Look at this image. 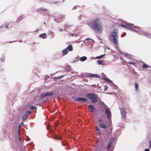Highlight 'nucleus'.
Masks as SVG:
<instances>
[{"label":"nucleus","mask_w":151,"mask_h":151,"mask_svg":"<svg viewBox=\"0 0 151 151\" xmlns=\"http://www.w3.org/2000/svg\"><path fill=\"white\" fill-rule=\"evenodd\" d=\"M6 27L7 28L8 27V26L7 25H6Z\"/></svg>","instance_id":"nucleus-45"},{"label":"nucleus","mask_w":151,"mask_h":151,"mask_svg":"<svg viewBox=\"0 0 151 151\" xmlns=\"http://www.w3.org/2000/svg\"><path fill=\"white\" fill-rule=\"evenodd\" d=\"M87 25L97 33L101 32L103 29L101 21L99 19H96L91 21V23H88Z\"/></svg>","instance_id":"nucleus-1"},{"label":"nucleus","mask_w":151,"mask_h":151,"mask_svg":"<svg viewBox=\"0 0 151 151\" xmlns=\"http://www.w3.org/2000/svg\"><path fill=\"white\" fill-rule=\"evenodd\" d=\"M54 138L56 140H60L61 139V137L56 135H54Z\"/></svg>","instance_id":"nucleus-15"},{"label":"nucleus","mask_w":151,"mask_h":151,"mask_svg":"<svg viewBox=\"0 0 151 151\" xmlns=\"http://www.w3.org/2000/svg\"><path fill=\"white\" fill-rule=\"evenodd\" d=\"M97 63L99 65H103L104 64V62L103 60H98Z\"/></svg>","instance_id":"nucleus-13"},{"label":"nucleus","mask_w":151,"mask_h":151,"mask_svg":"<svg viewBox=\"0 0 151 151\" xmlns=\"http://www.w3.org/2000/svg\"><path fill=\"white\" fill-rule=\"evenodd\" d=\"M128 63V64H133V65H136V63H135L132 62H131V61H129Z\"/></svg>","instance_id":"nucleus-25"},{"label":"nucleus","mask_w":151,"mask_h":151,"mask_svg":"<svg viewBox=\"0 0 151 151\" xmlns=\"http://www.w3.org/2000/svg\"><path fill=\"white\" fill-rule=\"evenodd\" d=\"M23 123H22V122L20 124H19V128H20V127H22V126H23Z\"/></svg>","instance_id":"nucleus-30"},{"label":"nucleus","mask_w":151,"mask_h":151,"mask_svg":"<svg viewBox=\"0 0 151 151\" xmlns=\"http://www.w3.org/2000/svg\"><path fill=\"white\" fill-rule=\"evenodd\" d=\"M147 34H144V35H147Z\"/></svg>","instance_id":"nucleus-47"},{"label":"nucleus","mask_w":151,"mask_h":151,"mask_svg":"<svg viewBox=\"0 0 151 151\" xmlns=\"http://www.w3.org/2000/svg\"><path fill=\"white\" fill-rule=\"evenodd\" d=\"M105 113L107 115V119H109L110 118V115H111V112L109 109V108L107 107V108H105Z\"/></svg>","instance_id":"nucleus-8"},{"label":"nucleus","mask_w":151,"mask_h":151,"mask_svg":"<svg viewBox=\"0 0 151 151\" xmlns=\"http://www.w3.org/2000/svg\"><path fill=\"white\" fill-rule=\"evenodd\" d=\"M87 59V58L85 56H83L80 58V60L81 61H84Z\"/></svg>","instance_id":"nucleus-16"},{"label":"nucleus","mask_w":151,"mask_h":151,"mask_svg":"<svg viewBox=\"0 0 151 151\" xmlns=\"http://www.w3.org/2000/svg\"><path fill=\"white\" fill-rule=\"evenodd\" d=\"M20 131H21V130H20V129H18V132L19 133V134H20Z\"/></svg>","instance_id":"nucleus-38"},{"label":"nucleus","mask_w":151,"mask_h":151,"mask_svg":"<svg viewBox=\"0 0 151 151\" xmlns=\"http://www.w3.org/2000/svg\"><path fill=\"white\" fill-rule=\"evenodd\" d=\"M90 76L93 77H98V76L96 74H94L93 75H91Z\"/></svg>","instance_id":"nucleus-26"},{"label":"nucleus","mask_w":151,"mask_h":151,"mask_svg":"<svg viewBox=\"0 0 151 151\" xmlns=\"http://www.w3.org/2000/svg\"><path fill=\"white\" fill-rule=\"evenodd\" d=\"M68 52V50L65 48V49H64L62 51V55L63 56L67 54V53Z\"/></svg>","instance_id":"nucleus-12"},{"label":"nucleus","mask_w":151,"mask_h":151,"mask_svg":"<svg viewBox=\"0 0 151 151\" xmlns=\"http://www.w3.org/2000/svg\"><path fill=\"white\" fill-rule=\"evenodd\" d=\"M53 95V93L48 92L45 93H42L41 95V98H43L47 96H52Z\"/></svg>","instance_id":"nucleus-6"},{"label":"nucleus","mask_w":151,"mask_h":151,"mask_svg":"<svg viewBox=\"0 0 151 151\" xmlns=\"http://www.w3.org/2000/svg\"><path fill=\"white\" fill-rule=\"evenodd\" d=\"M65 16L64 15H61L59 16L58 18H55L54 20L56 22H59L62 21V19L64 18Z\"/></svg>","instance_id":"nucleus-7"},{"label":"nucleus","mask_w":151,"mask_h":151,"mask_svg":"<svg viewBox=\"0 0 151 151\" xmlns=\"http://www.w3.org/2000/svg\"><path fill=\"white\" fill-rule=\"evenodd\" d=\"M106 80L109 82H111V81L109 79H106Z\"/></svg>","instance_id":"nucleus-35"},{"label":"nucleus","mask_w":151,"mask_h":151,"mask_svg":"<svg viewBox=\"0 0 151 151\" xmlns=\"http://www.w3.org/2000/svg\"><path fill=\"white\" fill-rule=\"evenodd\" d=\"M10 42V43H11V42H12L11 41V42Z\"/></svg>","instance_id":"nucleus-46"},{"label":"nucleus","mask_w":151,"mask_h":151,"mask_svg":"<svg viewBox=\"0 0 151 151\" xmlns=\"http://www.w3.org/2000/svg\"><path fill=\"white\" fill-rule=\"evenodd\" d=\"M105 56L104 55H101L100 56H98L96 57L97 59L101 58H103Z\"/></svg>","instance_id":"nucleus-23"},{"label":"nucleus","mask_w":151,"mask_h":151,"mask_svg":"<svg viewBox=\"0 0 151 151\" xmlns=\"http://www.w3.org/2000/svg\"><path fill=\"white\" fill-rule=\"evenodd\" d=\"M99 126L102 128L105 129L106 128V127L104 124H100Z\"/></svg>","instance_id":"nucleus-20"},{"label":"nucleus","mask_w":151,"mask_h":151,"mask_svg":"<svg viewBox=\"0 0 151 151\" xmlns=\"http://www.w3.org/2000/svg\"><path fill=\"white\" fill-rule=\"evenodd\" d=\"M28 116L27 115H24L23 116L22 119L23 120H26L28 118Z\"/></svg>","instance_id":"nucleus-17"},{"label":"nucleus","mask_w":151,"mask_h":151,"mask_svg":"<svg viewBox=\"0 0 151 151\" xmlns=\"http://www.w3.org/2000/svg\"><path fill=\"white\" fill-rule=\"evenodd\" d=\"M52 132V130H51L50 131V133L51 134V132Z\"/></svg>","instance_id":"nucleus-42"},{"label":"nucleus","mask_w":151,"mask_h":151,"mask_svg":"<svg viewBox=\"0 0 151 151\" xmlns=\"http://www.w3.org/2000/svg\"><path fill=\"white\" fill-rule=\"evenodd\" d=\"M22 19V17H19L17 19V22H20Z\"/></svg>","instance_id":"nucleus-21"},{"label":"nucleus","mask_w":151,"mask_h":151,"mask_svg":"<svg viewBox=\"0 0 151 151\" xmlns=\"http://www.w3.org/2000/svg\"><path fill=\"white\" fill-rule=\"evenodd\" d=\"M86 97L90 99H91V102L96 103L97 101V97L95 96L94 94L93 93H90L87 94L86 95Z\"/></svg>","instance_id":"nucleus-3"},{"label":"nucleus","mask_w":151,"mask_h":151,"mask_svg":"<svg viewBox=\"0 0 151 151\" xmlns=\"http://www.w3.org/2000/svg\"><path fill=\"white\" fill-rule=\"evenodd\" d=\"M99 130V128L98 127H96V130L97 131H98Z\"/></svg>","instance_id":"nucleus-34"},{"label":"nucleus","mask_w":151,"mask_h":151,"mask_svg":"<svg viewBox=\"0 0 151 151\" xmlns=\"http://www.w3.org/2000/svg\"><path fill=\"white\" fill-rule=\"evenodd\" d=\"M113 139H110L109 142V144L108 145V148L109 149L110 148L111 146V144L113 142Z\"/></svg>","instance_id":"nucleus-11"},{"label":"nucleus","mask_w":151,"mask_h":151,"mask_svg":"<svg viewBox=\"0 0 151 151\" xmlns=\"http://www.w3.org/2000/svg\"><path fill=\"white\" fill-rule=\"evenodd\" d=\"M69 35L70 36H72V37L74 36H75L76 37L77 36L76 35H75L74 34H72L71 33L69 34Z\"/></svg>","instance_id":"nucleus-27"},{"label":"nucleus","mask_w":151,"mask_h":151,"mask_svg":"<svg viewBox=\"0 0 151 151\" xmlns=\"http://www.w3.org/2000/svg\"><path fill=\"white\" fill-rule=\"evenodd\" d=\"M108 88V87L107 86H105L104 87V90H106Z\"/></svg>","instance_id":"nucleus-36"},{"label":"nucleus","mask_w":151,"mask_h":151,"mask_svg":"<svg viewBox=\"0 0 151 151\" xmlns=\"http://www.w3.org/2000/svg\"><path fill=\"white\" fill-rule=\"evenodd\" d=\"M39 36L43 39H45L47 37L45 33H44L40 35Z\"/></svg>","instance_id":"nucleus-14"},{"label":"nucleus","mask_w":151,"mask_h":151,"mask_svg":"<svg viewBox=\"0 0 151 151\" xmlns=\"http://www.w3.org/2000/svg\"><path fill=\"white\" fill-rule=\"evenodd\" d=\"M59 31L60 32H62L63 31V29L62 28H61L59 29Z\"/></svg>","instance_id":"nucleus-37"},{"label":"nucleus","mask_w":151,"mask_h":151,"mask_svg":"<svg viewBox=\"0 0 151 151\" xmlns=\"http://www.w3.org/2000/svg\"><path fill=\"white\" fill-rule=\"evenodd\" d=\"M118 30L116 29H114L111 32L110 35V38L113 43L116 45L118 44Z\"/></svg>","instance_id":"nucleus-2"},{"label":"nucleus","mask_w":151,"mask_h":151,"mask_svg":"<svg viewBox=\"0 0 151 151\" xmlns=\"http://www.w3.org/2000/svg\"><path fill=\"white\" fill-rule=\"evenodd\" d=\"M119 109L120 110L121 114L122 115V118L125 120L126 119V110L124 108H120Z\"/></svg>","instance_id":"nucleus-4"},{"label":"nucleus","mask_w":151,"mask_h":151,"mask_svg":"<svg viewBox=\"0 0 151 151\" xmlns=\"http://www.w3.org/2000/svg\"><path fill=\"white\" fill-rule=\"evenodd\" d=\"M134 87L135 90H137L138 88V85L136 82L134 83Z\"/></svg>","instance_id":"nucleus-18"},{"label":"nucleus","mask_w":151,"mask_h":151,"mask_svg":"<svg viewBox=\"0 0 151 151\" xmlns=\"http://www.w3.org/2000/svg\"><path fill=\"white\" fill-rule=\"evenodd\" d=\"M76 99L78 101H82L84 102H85L87 101V100L85 98H82L81 97H77Z\"/></svg>","instance_id":"nucleus-9"},{"label":"nucleus","mask_w":151,"mask_h":151,"mask_svg":"<svg viewBox=\"0 0 151 151\" xmlns=\"http://www.w3.org/2000/svg\"><path fill=\"white\" fill-rule=\"evenodd\" d=\"M149 67H150L149 65L146 64L145 63H144V64H143L142 66V68H148Z\"/></svg>","instance_id":"nucleus-19"},{"label":"nucleus","mask_w":151,"mask_h":151,"mask_svg":"<svg viewBox=\"0 0 151 151\" xmlns=\"http://www.w3.org/2000/svg\"><path fill=\"white\" fill-rule=\"evenodd\" d=\"M37 109V107L34 106H30V109L31 110H34L35 109Z\"/></svg>","instance_id":"nucleus-22"},{"label":"nucleus","mask_w":151,"mask_h":151,"mask_svg":"<svg viewBox=\"0 0 151 151\" xmlns=\"http://www.w3.org/2000/svg\"><path fill=\"white\" fill-rule=\"evenodd\" d=\"M94 109H91V112H93L94 111Z\"/></svg>","instance_id":"nucleus-40"},{"label":"nucleus","mask_w":151,"mask_h":151,"mask_svg":"<svg viewBox=\"0 0 151 151\" xmlns=\"http://www.w3.org/2000/svg\"><path fill=\"white\" fill-rule=\"evenodd\" d=\"M66 48L68 50V51H71L73 50V46L71 45H69L68 46V47Z\"/></svg>","instance_id":"nucleus-10"},{"label":"nucleus","mask_w":151,"mask_h":151,"mask_svg":"<svg viewBox=\"0 0 151 151\" xmlns=\"http://www.w3.org/2000/svg\"><path fill=\"white\" fill-rule=\"evenodd\" d=\"M94 106L92 105H90L88 106V108L89 109H94Z\"/></svg>","instance_id":"nucleus-24"},{"label":"nucleus","mask_w":151,"mask_h":151,"mask_svg":"<svg viewBox=\"0 0 151 151\" xmlns=\"http://www.w3.org/2000/svg\"><path fill=\"white\" fill-rule=\"evenodd\" d=\"M112 129L111 128V132H112Z\"/></svg>","instance_id":"nucleus-43"},{"label":"nucleus","mask_w":151,"mask_h":151,"mask_svg":"<svg viewBox=\"0 0 151 151\" xmlns=\"http://www.w3.org/2000/svg\"><path fill=\"white\" fill-rule=\"evenodd\" d=\"M99 122L100 123H103V121L101 119H99Z\"/></svg>","instance_id":"nucleus-33"},{"label":"nucleus","mask_w":151,"mask_h":151,"mask_svg":"<svg viewBox=\"0 0 151 151\" xmlns=\"http://www.w3.org/2000/svg\"><path fill=\"white\" fill-rule=\"evenodd\" d=\"M149 147L151 149V141H150L149 142Z\"/></svg>","instance_id":"nucleus-31"},{"label":"nucleus","mask_w":151,"mask_h":151,"mask_svg":"<svg viewBox=\"0 0 151 151\" xmlns=\"http://www.w3.org/2000/svg\"><path fill=\"white\" fill-rule=\"evenodd\" d=\"M64 76V75H62L61 76H58L56 78V79H59L60 78H63V77Z\"/></svg>","instance_id":"nucleus-29"},{"label":"nucleus","mask_w":151,"mask_h":151,"mask_svg":"<svg viewBox=\"0 0 151 151\" xmlns=\"http://www.w3.org/2000/svg\"><path fill=\"white\" fill-rule=\"evenodd\" d=\"M145 151H150L149 149H146L145 150Z\"/></svg>","instance_id":"nucleus-39"},{"label":"nucleus","mask_w":151,"mask_h":151,"mask_svg":"<svg viewBox=\"0 0 151 151\" xmlns=\"http://www.w3.org/2000/svg\"><path fill=\"white\" fill-rule=\"evenodd\" d=\"M19 139H20V140L21 141V137H19Z\"/></svg>","instance_id":"nucleus-44"},{"label":"nucleus","mask_w":151,"mask_h":151,"mask_svg":"<svg viewBox=\"0 0 151 151\" xmlns=\"http://www.w3.org/2000/svg\"><path fill=\"white\" fill-rule=\"evenodd\" d=\"M47 129L48 130H50V127H47Z\"/></svg>","instance_id":"nucleus-41"},{"label":"nucleus","mask_w":151,"mask_h":151,"mask_svg":"<svg viewBox=\"0 0 151 151\" xmlns=\"http://www.w3.org/2000/svg\"><path fill=\"white\" fill-rule=\"evenodd\" d=\"M40 9L41 10H42L44 11H47V9H42L41 8Z\"/></svg>","instance_id":"nucleus-32"},{"label":"nucleus","mask_w":151,"mask_h":151,"mask_svg":"<svg viewBox=\"0 0 151 151\" xmlns=\"http://www.w3.org/2000/svg\"><path fill=\"white\" fill-rule=\"evenodd\" d=\"M31 111H27L26 112L27 114L26 115H27L28 116V115L29 114H30L31 113Z\"/></svg>","instance_id":"nucleus-28"},{"label":"nucleus","mask_w":151,"mask_h":151,"mask_svg":"<svg viewBox=\"0 0 151 151\" xmlns=\"http://www.w3.org/2000/svg\"><path fill=\"white\" fill-rule=\"evenodd\" d=\"M121 26L126 28L127 29H129L131 30H133L134 31H135L133 29V24H131L130 25L129 24H127L126 25H124L122 24L121 25Z\"/></svg>","instance_id":"nucleus-5"}]
</instances>
